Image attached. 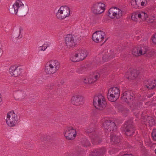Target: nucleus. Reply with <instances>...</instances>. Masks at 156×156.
Masks as SVG:
<instances>
[{
    "mask_svg": "<svg viewBox=\"0 0 156 156\" xmlns=\"http://www.w3.org/2000/svg\"><path fill=\"white\" fill-rule=\"evenodd\" d=\"M60 66V63L57 60H50L46 64L44 71L47 74H53L57 72Z\"/></svg>",
    "mask_w": 156,
    "mask_h": 156,
    "instance_id": "nucleus-1",
    "label": "nucleus"
},
{
    "mask_svg": "<svg viewBox=\"0 0 156 156\" xmlns=\"http://www.w3.org/2000/svg\"><path fill=\"white\" fill-rule=\"evenodd\" d=\"M82 80L83 81L84 83L90 84V80L89 76L85 77H83Z\"/></svg>",
    "mask_w": 156,
    "mask_h": 156,
    "instance_id": "nucleus-37",
    "label": "nucleus"
},
{
    "mask_svg": "<svg viewBox=\"0 0 156 156\" xmlns=\"http://www.w3.org/2000/svg\"><path fill=\"white\" fill-rule=\"evenodd\" d=\"M80 61L84 60L87 56L88 52L85 49H80L77 52Z\"/></svg>",
    "mask_w": 156,
    "mask_h": 156,
    "instance_id": "nucleus-17",
    "label": "nucleus"
},
{
    "mask_svg": "<svg viewBox=\"0 0 156 156\" xmlns=\"http://www.w3.org/2000/svg\"><path fill=\"white\" fill-rule=\"evenodd\" d=\"M145 86L148 89H151L156 86V81L154 80L151 82L149 85L146 84Z\"/></svg>",
    "mask_w": 156,
    "mask_h": 156,
    "instance_id": "nucleus-29",
    "label": "nucleus"
},
{
    "mask_svg": "<svg viewBox=\"0 0 156 156\" xmlns=\"http://www.w3.org/2000/svg\"><path fill=\"white\" fill-rule=\"evenodd\" d=\"M138 0H131L130 2L131 7L133 8L138 9Z\"/></svg>",
    "mask_w": 156,
    "mask_h": 156,
    "instance_id": "nucleus-24",
    "label": "nucleus"
},
{
    "mask_svg": "<svg viewBox=\"0 0 156 156\" xmlns=\"http://www.w3.org/2000/svg\"><path fill=\"white\" fill-rule=\"evenodd\" d=\"M23 30V28L22 27H20V28L19 29V30L18 31L19 32V37L20 38H21V37H20V35H21V33L22 32Z\"/></svg>",
    "mask_w": 156,
    "mask_h": 156,
    "instance_id": "nucleus-40",
    "label": "nucleus"
},
{
    "mask_svg": "<svg viewBox=\"0 0 156 156\" xmlns=\"http://www.w3.org/2000/svg\"><path fill=\"white\" fill-rule=\"evenodd\" d=\"M114 57V56L113 55L108 56L107 54H106L105 56H103L102 57V60L103 61L105 62L107 61L108 59H110L113 58Z\"/></svg>",
    "mask_w": 156,
    "mask_h": 156,
    "instance_id": "nucleus-32",
    "label": "nucleus"
},
{
    "mask_svg": "<svg viewBox=\"0 0 156 156\" xmlns=\"http://www.w3.org/2000/svg\"><path fill=\"white\" fill-rule=\"evenodd\" d=\"M17 115L13 111H11L7 115L6 123L10 127H13L15 126L17 122Z\"/></svg>",
    "mask_w": 156,
    "mask_h": 156,
    "instance_id": "nucleus-6",
    "label": "nucleus"
},
{
    "mask_svg": "<svg viewBox=\"0 0 156 156\" xmlns=\"http://www.w3.org/2000/svg\"><path fill=\"white\" fill-rule=\"evenodd\" d=\"M69 60L73 62H77L80 61L77 52L71 53L69 56Z\"/></svg>",
    "mask_w": 156,
    "mask_h": 156,
    "instance_id": "nucleus-19",
    "label": "nucleus"
},
{
    "mask_svg": "<svg viewBox=\"0 0 156 156\" xmlns=\"http://www.w3.org/2000/svg\"><path fill=\"white\" fill-rule=\"evenodd\" d=\"M132 20L135 22H140L139 11L135 12L132 13L131 16Z\"/></svg>",
    "mask_w": 156,
    "mask_h": 156,
    "instance_id": "nucleus-20",
    "label": "nucleus"
},
{
    "mask_svg": "<svg viewBox=\"0 0 156 156\" xmlns=\"http://www.w3.org/2000/svg\"><path fill=\"white\" fill-rule=\"evenodd\" d=\"M111 140L112 142L116 143L120 141L119 138L115 134H112L111 136Z\"/></svg>",
    "mask_w": 156,
    "mask_h": 156,
    "instance_id": "nucleus-23",
    "label": "nucleus"
},
{
    "mask_svg": "<svg viewBox=\"0 0 156 156\" xmlns=\"http://www.w3.org/2000/svg\"><path fill=\"white\" fill-rule=\"evenodd\" d=\"M147 122L149 126H152L155 123L154 119L151 116H149L147 117Z\"/></svg>",
    "mask_w": 156,
    "mask_h": 156,
    "instance_id": "nucleus-28",
    "label": "nucleus"
},
{
    "mask_svg": "<svg viewBox=\"0 0 156 156\" xmlns=\"http://www.w3.org/2000/svg\"><path fill=\"white\" fill-rule=\"evenodd\" d=\"M134 132V129L133 128L131 127H130L129 128H126L125 133L127 135L130 136L133 134Z\"/></svg>",
    "mask_w": 156,
    "mask_h": 156,
    "instance_id": "nucleus-30",
    "label": "nucleus"
},
{
    "mask_svg": "<svg viewBox=\"0 0 156 156\" xmlns=\"http://www.w3.org/2000/svg\"><path fill=\"white\" fill-rule=\"evenodd\" d=\"M147 51L146 47L142 45L138 47L133 48L132 50V54L135 56H139L145 54Z\"/></svg>",
    "mask_w": 156,
    "mask_h": 156,
    "instance_id": "nucleus-10",
    "label": "nucleus"
},
{
    "mask_svg": "<svg viewBox=\"0 0 156 156\" xmlns=\"http://www.w3.org/2000/svg\"><path fill=\"white\" fill-rule=\"evenodd\" d=\"M152 136L153 139L156 141V129H155L153 130L152 133Z\"/></svg>",
    "mask_w": 156,
    "mask_h": 156,
    "instance_id": "nucleus-38",
    "label": "nucleus"
},
{
    "mask_svg": "<svg viewBox=\"0 0 156 156\" xmlns=\"http://www.w3.org/2000/svg\"><path fill=\"white\" fill-rule=\"evenodd\" d=\"M49 44L48 42H45L44 44L41 46H40L38 47V50L39 51H45L47 48L48 47Z\"/></svg>",
    "mask_w": 156,
    "mask_h": 156,
    "instance_id": "nucleus-25",
    "label": "nucleus"
},
{
    "mask_svg": "<svg viewBox=\"0 0 156 156\" xmlns=\"http://www.w3.org/2000/svg\"><path fill=\"white\" fill-rule=\"evenodd\" d=\"M95 42L98 43L99 42V40H93Z\"/></svg>",
    "mask_w": 156,
    "mask_h": 156,
    "instance_id": "nucleus-46",
    "label": "nucleus"
},
{
    "mask_svg": "<svg viewBox=\"0 0 156 156\" xmlns=\"http://www.w3.org/2000/svg\"><path fill=\"white\" fill-rule=\"evenodd\" d=\"M154 153L155 154H156V148L154 150Z\"/></svg>",
    "mask_w": 156,
    "mask_h": 156,
    "instance_id": "nucleus-47",
    "label": "nucleus"
},
{
    "mask_svg": "<svg viewBox=\"0 0 156 156\" xmlns=\"http://www.w3.org/2000/svg\"><path fill=\"white\" fill-rule=\"evenodd\" d=\"M105 9V5L102 2L97 3L94 4L92 7V11L96 14H100L104 12Z\"/></svg>",
    "mask_w": 156,
    "mask_h": 156,
    "instance_id": "nucleus-8",
    "label": "nucleus"
},
{
    "mask_svg": "<svg viewBox=\"0 0 156 156\" xmlns=\"http://www.w3.org/2000/svg\"><path fill=\"white\" fill-rule=\"evenodd\" d=\"M152 39H156V33L153 34L152 37Z\"/></svg>",
    "mask_w": 156,
    "mask_h": 156,
    "instance_id": "nucleus-42",
    "label": "nucleus"
},
{
    "mask_svg": "<svg viewBox=\"0 0 156 156\" xmlns=\"http://www.w3.org/2000/svg\"><path fill=\"white\" fill-rule=\"evenodd\" d=\"M138 75V72L135 70H134L132 72H128L126 73L125 77L128 79H134Z\"/></svg>",
    "mask_w": 156,
    "mask_h": 156,
    "instance_id": "nucleus-18",
    "label": "nucleus"
},
{
    "mask_svg": "<svg viewBox=\"0 0 156 156\" xmlns=\"http://www.w3.org/2000/svg\"><path fill=\"white\" fill-rule=\"evenodd\" d=\"M114 123H111L110 121H109L107 119L105 120V122H104L103 126L105 129H106L108 127V126H111L112 125H114Z\"/></svg>",
    "mask_w": 156,
    "mask_h": 156,
    "instance_id": "nucleus-31",
    "label": "nucleus"
},
{
    "mask_svg": "<svg viewBox=\"0 0 156 156\" xmlns=\"http://www.w3.org/2000/svg\"><path fill=\"white\" fill-rule=\"evenodd\" d=\"M93 104L96 108L102 110L105 107L106 102L104 97L102 94H97L94 97Z\"/></svg>",
    "mask_w": 156,
    "mask_h": 156,
    "instance_id": "nucleus-2",
    "label": "nucleus"
},
{
    "mask_svg": "<svg viewBox=\"0 0 156 156\" xmlns=\"http://www.w3.org/2000/svg\"><path fill=\"white\" fill-rule=\"evenodd\" d=\"M120 95V90L118 87H111L108 90V100L111 102H115L119 98Z\"/></svg>",
    "mask_w": 156,
    "mask_h": 156,
    "instance_id": "nucleus-4",
    "label": "nucleus"
},
{
    "mask_svg": "<svg viewBox=\"0 0 156 156\" xmlns=\"http://www.w3.org/2000/svg\"><path fill=\"white\" fill-rule=\"evenodd\" d=\"M140 22L146 20L148 17L147 13L145 12L139 11Z\"/></svg>",
    "mask_w": 156,
    "mask_h": 156,
    "instance_id": "nucleus-21",
    "label": "nucleus"
},
{
    "mask_svg": "<svg viewBox=\"0 0 156 156\" xmlns=\"http://www.w3.org/2000/svg\"><path fill=\"white\" fill-rule=\"evenodd\" d=\"M18 66L16 65L12 66L9 69V73L10 75L16 77L21 73L20 68L18 69Z\"/></svg>",
    "mask_w": 156,
    "mask_h": 156,
    "instance_id": "nucleus-13",
    "label": "nucleus"
},
{
    "mask_svg": "<svg viewBox=\"0 0 156 156\" xmlns=\"http://www.w3.org/2000/svg\"><path fill=\"white\" fill-rule=\"evenodd\" d=\"M148 18L149 19L148 20L149 22L150 23H152L154 21L155 19L154 15L151 14L148 16Z\"/></svg>",
    "mask_w": 156,
    "mask_h": 156,
    "instance_id": "nucleus-34",
    "label": "nucleus"
},
{
    "mask_svg": "<svg viewBox=\"0 0 156 156\" xmlns=\"http://www.w3.org/2000/svg\"><path fill=\"white\" fill-rule=\"evenodd\" d=\"M93 78V81L96 82L100 77V74L98 72H95L90 74Z\"/></svg>",
    "mask_w": 156,
    "mask_h": 156,
    "instance_id": "nucleus-27",
    "label": "nucleus"
},
{
    "mask_svg": "<svg viewBox=\"0 0 156 156\" xmlns=\"http://www.w3.org/2000/svg\"><path fill=\"white\" fill-rule=\"evenodd\" d=\"M123 156H133L132 154H125Z\"/></svg>",
    "mask_w": 156,
    "mask_h": 156,
    "instance_id": "nucleus-45",
    "label": "nucleus"
},
{
    "mask_svg": "<svg viewBox=\"0 0 156 156\" xmlns=\"http://www.w3.org/2000/svg\"><path fill=\"white\" fill-rule=\"evenodd\" d=\"M20 26L18 25L15 26L13 28V30L15 31H18Z\"/></svg>",
    "mask_w": 156,
    "mask_h": 156,
    "instance_id": "nucleus-41",
    "label": "nucleus"
},
{
    "mask_svg": "<svg viewBox=\"0 0 156 156\" xmlns=\"http://www.w3.org/2000/svg\"><path fill=\"white\" fill-rule=\"evenodd\" d=\"M123 13V11L121 9L113 7L110 8L108 10V15L111 19H118L122 16Z\"/></svg>",
    "mask_w": 156,
    "mask_h": 156,
    "instance_id": "nucleus-5",
    "label": "nucleus"
},
{
    "mask_svg": "<svg viewBox=\"0 0 156 156\" xmlns=\"http://www.w3.org/2000/svg\"><path fill=\"white\" fill-rule=\"evenodd\" d=\"M134 94L130 91H126L124 92L122 97V99L127 102H129V100L133 98Z\"/></svg>",
    "mask_w": 156,
    "mask_h": 156,
    "instance_id": "nucleus-14",
    "label": "nucleus"
},
{
    "mask_svg": "<svg viewBox=\"0 0 156 156\" xmlns=\"http://www.w3.org/2000/svg\"><path fill=\"white\" fill-rule=\"evenodd\" d=\"M152 41L153 44H156V40H152Z\"/></svg>",
    "mask_w": 156,
    "mask_h": 156,
    "instance_id": "nucleus-43",
    "label": "nucleus"
},
{
    "mask_svg": "<svg viewBox=\"0 0 156 156\" xmlns=\"http://www.w3.org/2000/svg\"><path fill=\"white\" fill-rule=\"evenodd\" d=\"M93 78V81L96 82L100 77V74L98 72H95L90 74Z\"/></svg>",
    "mask_w": 156,
    "mask_h": 156,
    "instance_id": "nucleus-26",
    "label": "nucleus"
},
{
    "mask_svg": "<svg viewBox=\"0 0 156 156\" xmlns=\"http://www.w3.org/2000/svg\"><path fill=\"white\" fill-rule=\"evenodd\" d=\"M13 96L15 100L21 101L25 99L27 94L24 91L19 90L14 91Z\"/></svg>",
    "mask_w": 156,
    "mask_h": 156,
    "instance_id": "nucleus-12",
    "label": "nucleus"
},
{
    "mask_svg": "<svg viewBox=\"0 0 156 156\" xmlns=\"http://www.w3.org/2000/svg\"><path fill=\"white\" fill-rule=\"evenodd\" d=\"M84 102V99L83 96L79 94L75 95L73 96L70 102L71 104L76 106L82 105Z\"/></svg>",
    "mask_w": 156,
    "mask_h": 156,
    "instance_id": "nucleus-11",
    "label": "nucleus"
},
{
    "mask_svg": "<svg viewBox=\"0 0 156 156\" xmlns=\"http://www.w3.org/2000/svg\"><path fill=\"white\" fill-rule=\"evenodd\" d=\"M138 9H142L147 4V0H138Z\"/></svg>",
    "mask_w": 156,
    "mask_h": 156,
    "instance_id": "nucleus-22",
    "label": "nucleus"
},
{
    "mask_svg": "<svg viewBox=\"0 0 156 156\" xmlns=\"http://www.w3.org/2000/svg\"><path fill=\"white\" fill-rule=\"evenodd\" d=\"M2 94L0 93V103L1 102L2 100Z\"/></svg>",
    "mask_w": 156,
    "mask_h": 156,
    "instance_id": "nucleus-44",
    "label": "nucleus"
},
{
    "mask_svg": "<svg viewBox=\"0 0 156 156\" xmlns=\"http://www.w3.org/2000/svg\"><path fill=\"white\" fill-rule=\"evenodd\" d=\"M78 36L76 35H74L73 36L71 34H67L65 37V39H71L72 38H76Z\"/></svg>",
    "mask_w": 156,
    "mask_h": 156,
    "instance_id": "nucleus-35",
    "label": "nucleus"
},
{
    "mask_svg": "<svg viewBox=\"0 0 156 156\" xmlns=\"http://www.w3.org/2000/svg\"><path fill=\"white\" fill-rule=\"evenodd\" d=\"M99 155V153L96 150L92 151L89 154L90 156H97Z\"/></svg>",
    "mask_w": 156,
    "mask_h": 156,
    "instance_id": "nucleus-36",
    "label": "nucleus"
},
{
    "mask_svg": "<svg viewBox=\"0 0 156 156\" xmlns=\"http://www.w3.org/2000/svg\"><path fill=\"white\" fill-rule=\"evenodd\" d=\"M89 77L90 80V84H92L95 83L94 81H93V78L91 75H90V76H89Z\"/></svg>",
    "mask_w": 156,
    "mask_h": 156,
    "instance_id": "nucleus-39",
    "label": "nucleus"
},
{
    "mask_svg": "<svg viewBox=\"0 0 156 156\" xmlns=\"http://www.w3.org/2000/svg\"><path fill=\"white\" fill-rule=\"evenodd\" d=\"M145 142L146 144L147 145L150 147L152 146V143L151 142L150 139L149 137L145 140Z\"/></svg>",
    "mask_w": 156,
    "mask_h": 156,
    "instance_id": "nucleus-33",
    "label": "nucleus"
},
{
    "mask_svg": "<svg viewBox=\"0 0 156 156\" xmlns=\"http://www.w3.org/2000/svg\"><path fill=\"white\" fill-rule=\"evenodd\" d=\"M24 8V5L22 1L18 0L9 8V11L13 14H16L18 10H23Z\"/></svg>",
    "mask_w": 156,
    "mask_h": 156,
    "instance_id": "nucleus-7",
    "label": "nucleus"
},
{
    "mask_svg": "<svg viewBox=\"0 0 156 156\" xmlns=\"http://www.w3.org/2000/svg\"><path fill=\"white\" fill-rule=\"evenodd\" d=\"M65 42L66 47L68 48H73L78 43L77 40H66Z\"/></svg>",
    "mask_w": 156,
    "mask_h": 156,
    "instance_id": "nucleus-16",
    "label": "nucleus"
},
{
    "mask_svg": "<svg viewBox=\"0 0 156 156\" xmlns=\"http://www.w3.org/2000/svg\"><path fill=\"white\" fill-rule=\"evenodd\" d=\"M71 14L70 8L66 6H61L56 13V17L59 20H63L69 17Z\"/></svg>",
    "mask_w": 156,
    "mask_h": 156,
    "instance_id": "nucleus-3",
    "label": "nucleus"
},
{
    "mask_svg": "<svg viewBox=\"0 0 156 156\" xmlns=\"http://www.w3.org/2000/svg\"><path fill=\"white\" fill-rule=\"evenodd\" d=\"M92 39H103L106 38L105 33L101 31H97L92 35Z\"/></svg>",
    "mask_w": 156,
    "mask_h": 156,
    "instance_id": "nucleus-15",
    "label": "nucleus"
},
{
    "mask_svg": "<svg viewBox=\"0 0 156 156\" xmlns=\"http://www.w3.org/2000/svg\"><path fill=\"white\" fill-rule=\"evenodd\" d=\"M64 134L65 137L68 140L73 139L76 136V132L72 127L66 128L64 131Z\"/></svg>",
    "mask_w": 156,
    "mask_h": 156,
    "instance_id": "nucleus-9",
    "label": "nucleus"
}]
</instances>
